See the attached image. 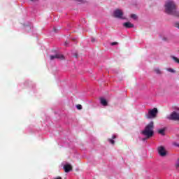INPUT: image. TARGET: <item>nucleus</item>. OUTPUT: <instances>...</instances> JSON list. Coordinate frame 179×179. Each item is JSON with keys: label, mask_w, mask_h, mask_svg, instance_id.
<instances>
[{"label": "nucleus", "mask_w": 179, "mask_h": 179, "mask_svg": "<svg viewBox=\"0 0 179 179\" xmlns=\"http://www.w3.org/2000/svg\"><path fill=\"white\" fill-rule=\"evenodd\" d=\"M165 13L172 15L175 17H179V11L177 10V3L174 0H168L164 5Z\"/></svg>", "instance_id": "nucleus-1"}, {"label": "nucleus", "mask_w": 179, "mask_h": 179, "mask_svg": "<svg viewBox=\"0 0 179 179\" xmlns=\"http://www.w3.org/2000/svg\"><path fill=\"white\" fill-rule=\"evenodd\" d=\"M153 122H150L145 128L143 131H141L142 135L146 136L145 138H142V141L145 142L146 139H149V138H152L153 136V128H155Z\"/></svg>", "instance_id": "nucleus-2"}, {"label": "nucleus", "mask_w": 179, "mask_h": 179, "mask_svg": "<svg viewBox=\"0 0 179 179\" xmlns=\"http://www.w3.org/2000/svg\"><path fill=\"white\" fill-rule=\"evenodd\" d=\"M157 113H159V111L156 108L150 109L148 110V113L145 115V118H146L147 120H152V118H156V117H157Z\"/></svg>", "instance_id": "nucleus-3"}, {"label": "nucleus", "mask_w": 179, "mask_h": 179, "mask_svg": "<svg viewBox=\"0 0 179 179\" xmlns=\"http://www.w3.org/2000/svg\"><path fill=\"white\" fill-rule=\"evenodd\" d=\"M166 118L170 121H179V109L172 112L170 115L166 117Z\"/></svg>", "instance_id": "nucleus-4"}, {"label": "nucleus", "mask_w": 179, "mask_h": 179, "mask_svg": "<svg viewBox=\"0 0 179 179\" xmlns=\"http://www.w3.org/2000/svg\"><path fill=\"white\" fill-rule=\"evenodd\" d=\"M123 15H124V13L122 12V10L120 9L115 10L113 13L114 17H116L117 19H122V20L125 19V17H123Z\"/></svg>", "instance_id": "nucleus-5"}, {"label": "nucleus", "mask_w": 179, "mask_h": 179, "mask_svg": "<svg viewBox=\"0 0 179 179\" xmlns=\"http://www.w3.org/2000/svg\"><path fill=\"white\" fill-rule=\"evenodd\" d=\"M158 154L161 157H165V156H167V151H166V148L163 146H159L157 148Z\"/></svg>", "instance_id": "nucleus-6"}, {"label": "nucleus", "mask_w": 179, "mask_h": 179, "mask_svg": "<svg viewBox=\"0 0 179 179\" xmlns=\"http://www.w3.org/2000/svg\"><path fill=\"white\" fill-rule=\"evenodd\" d=\"M64 59V55H62V54L59 53H57L55 55H50V61H53V59Z\"/></svg>", "instance_id": "nucleus-7"}, {"label": "nucleus", "mask_w": 179, "mask_h": 179, "mask_svg": "<svg viewBox=\"0 0 179 179\" xmlns=\"http://www.w3.org/2000/svg\"><path fill=\"white\" fill-rule=\"evenodd\" d=\"M72 166L69 164L64 166L65 173H69V171H72Z\"/></svg>", "instance_id": "nucleus-8"}, {"label": "nucleus", "mask_w": 179, "mask_h": 179, "mask_svg": "<svg viewBox=\"0 0 179 179\" xmlns=\"http://www.w3.org/2000/svg\"><path fill=\"white\" fill-rule=\"evenodd\" d=\"M123 26L126 27V29H132L134 27V24L130 22H127L123 24Z\"/></svg>", "instance_id": "nucleus-9"}, {"label": "nucleus", "mask_w": 179, "mask_h": 179, "mask_svg": "<svg viewBox=\"0 0 179 179\" xmlns=\"http://www.w3.org/2000/svg\"><path fill=\"white\" fill-rule=\"evenodd\" d=\"M100 101H101V104L104 107L108 106V103L107 102V100H106L105 99L101 98Z\"/></svg>", "instance_id": "nucleus-10"}, {"label": "nucleus", "mask_w": 179, "mask_h": 179, "mask_svg": "<svg viewBox=\"0 0 179 179\" xmlns=\"http://www.w3.org/2000/svg\"><path fill=\"white\" fill-rule=\"evenodd\" d=\"M115 138H117V136L115 135H113L112 136V138H108V142H110V143H111V145H114V143H115V141H114V139H115Z\"/></svg>", "instance_id": "nucleus-11"}, {"label": "nucleus", "mask_w": 179, "mask_h": 179, "mask_svg": "<svg viewBox=\"0 0 179 179\" xmlns=\"http://www.w3.org/2000/svg\"><path fill=\"white\" fill-rule=\"evenodd\" d=\"M166 131L165 129H161L159 130H158V133L160 134V135H162L163 136H164L166 135V134L164 133Z\"/></svg>", "instance_id": "nucleus-12"}, {"label": "nucleus", "mask_w": 179, "mask_h": 179, "mask_svg": "<svg viewBox=\"0 0 179 179\" xmlns=\"http://www.w3.org/2000/svg\"><path fill=\"white\" fill-rule=\"evenodd\" d=\"M154 71H155V73H157V75H161L162 74V71L159 69H155Z\"/></svg>", "instance_id": "nucleus-13"}, {"label": "nucleus", "mask_w": 179, "mask_h": 179, "mask_svg": "<svg viewBox=\"0 0 179 179\" xmlns=\"http://www.w3.org/2000/svg\"><path fill=\"white\" fill-rule=\"evenodd\" d=\"M131 19H134V20H136V19H138V17L136 16V14H131Z\"/></svg>", "instance_id": "nucleus-14"}, {"label": "nucleus", "mask_w": 179, "mask_h": 179, "mask_svg": "<svg viewBox=\"0 0 179 179\" xmlns=\"http://www.w3.org/2000/svg\"><path fill=\"white\" fill-rule=\"evenodd\" d=\"M173 59L175 61V62H176L177 64H179V59L176 57H173Z\"/></svg>", "instance_id": "nucleus-15"}, {"label": "nucleus", "mask_w": 179, "mask_h": 179, "mask_svg": "<svg viewBox=\"0 0 179 179\" xmlns=\"http://www.w3.org/2000/svg\"><path fill=\"white\" fill-rule=\"evenodd\" d=\"M175 167L176 169H178V167H179V158L178 159V160H177V162H176V163L175 164Z\"/></svg>", "instance_id": "nucleus-16"}, {"label": "nucleus", "mask_w": 179, "mask_h": 179, "mask_svg": "<svg viewBox=\"0 0 179 179\" xmlns=\"http://www.w3.org/2000/svg\"><path fill=\"white\" fill-rule=\"evenodd\" d=\"M76 108H77L78 110H82V105H80V104L77 105V106H76Z\"/></svg>", "instance_id": "nucleus-17"}, {"label": "nucleus", "mask_w": 179, "mask_h": 179, "mask_svg": "<svg viewBox=\"0 0 179 179\" xmlns=\"http://www.w3.org/2000/svg\"><path fill=\"white\" fill-rule=\"evenodd\" d=\"M53 31H54L55 33H58V29H57L56 27H53Z\"/></svg>", "instance_id": "nucleus-18"}, {"label": "nucleus", "mask_w": 179, "mask_h": 179, "mask_svg": "<svg viewBox=\"0 0 179 179\" xmlns=\"http://www.w3.org/2000/svg\"><path fill=\"white\" fill-rule=\"evenodd\" d=\"M168 72H171L172 73H174V70L173 69H167Z\"/></svg>", "instance_id": "nucleus-19"}, {"label": "nucleus", "mask_w": 179, "mask_h": 179, "mask_svg": "<svg viewBox=\"0 0 179 179\" xmlns=\"http://www.w3.org/2000/svg\"><path fill=\"white\" fill-rule=\"evenodd\" d=\"M118 45L117 42H113L110 43V45Z\"/></svg>", "instance_id": "nucleus-20"}, {"label": "nucleus", "mask_w": 179, "mask_h": 179, "mask_svg": "<svg viewBox=\"0 0 179 179\" xmlns=\"http://www.w3.org/2000/svg\"><path fill=\"white\" fill-rule=\"evenodd\" d=\"M175 27H177L178 29H179V23L178 22L175 23Z\"/></svg>", "instance_id": "nucleus-21"}, {"label": "nucleus", "mask_w": 179, "mask_h": 179, "mask_svg": "<svg viewBox=\"0 0 179 179\" xmlns=\"http://www.w3.org/2000/svg\"><path fill=\"white\" fill-rule=\"evenodd\" d=\"M54 179H62V178L60 177V176H58V177H57V178H55Z\"/></svg>", "instance_id": "nucleus-22"}, {"label": "nucleus", "mask_w": 179, "mask_h": 179, "mask_svg": "<svg viewBox=\"0 0 179 179\" xmlns=\"http://www.w3.org/2000/svg\"><path fill=\"white\" fill-rule=\"evenodd\" d=\"M174 145H175V146H178V147H179L178 143H174Z\"/></svg>", "instance_id": "nucleus-23"}, {"label": "nucleus", "mask_w": 179, "mask_h": 179, "mask_svg": "<svg viewBox=\"0 0 179 179\" xmlns=\"http://www.w3.org/2000/svg\"><path fill=\"white\" fill-rule=\"evenodd\" d=\"M91 41L93 43L94 42V38H92Z\"/></svg>", "instance_id": "nucleus-24"}, {"label": "nucleus", "mask_w": 179, "mask_h": 179, "mask_svg": "<svg viewBox=\"0 0 179 179\" xmlns=\"http://www.w3.org/2000/svg\"><path fill=\"white\" fill-rule=\"evenodd\" d=\"M76 58H78V54L75 55Z\"/></svg>", "instance_id": "nucleus-25"}, {"label": "nucleus", "mask_w": 179, "mask_h": 179, "mask_svg": "<svg viewBox=\"0 0 179 179\" xmlns=\"http://www.w3.org/2000/svg\"><path fill=\"white\" fill-rule=\"evenodd\" d=\"M68 44V42H65V45H66Z\"/></svg>", "instance_id": "nucleus-26"}, {"label": "nucleus", "mask_w": 179, "mask_h": 179, "mask_svg": "<svg viewBox=\"0 0 179 179\" xmlns=\"http://www.w3.org/2000/svg\"><path fill=\"white\" fill-rule=\"evenodd\" d=\"M31 1H34V0H31Z\"/></svg>", "instance_id": "nucleus-27"}]
</instances>
